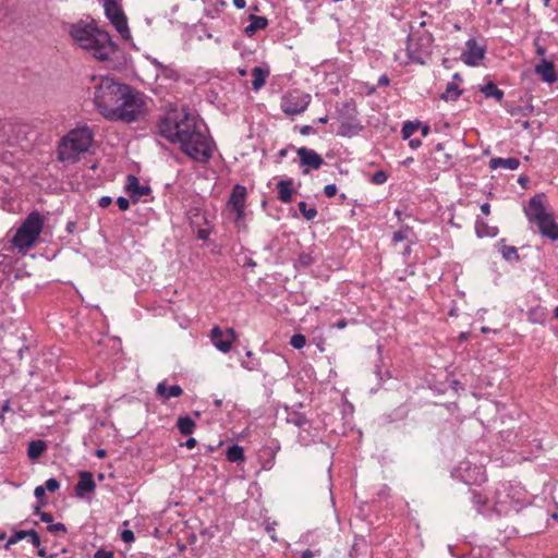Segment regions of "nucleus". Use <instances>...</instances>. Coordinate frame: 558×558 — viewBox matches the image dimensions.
Listing matches in <instances>:
<instances>
[{
    "label": "nucleus",
    "mask_w": 558,
    "mask_h": 558,
    "mask_svg": "<svg viewBox=\"0 0 558 558\" xmlns=\"http://www.w3.org/2000/svg\"><path fill=\"white\" fill-rule=\"evenodd\" d=\"M94 558H114V555L112 551L105 550V549H98L94 554Z\"/></svg>",
    "instance_id": "nucleus-52"
},
{
    "label": "nucleus",
    "mask_w": 558,
    "mask_h": 558,
    "mask_svg": "<svg viewBox=\"0 0 558 558\" xmlns=\"http://www.w3.org/2000/svg\"><path fill=\"white\" fill-rule=\"evenodd\" d=\"M112 203V198L110 196H101L98 199V206L100 208H106Z\"/></svg>",
    "instance_id": "nucleus-55"
},
{
    "label": "nucleus",
    "mask_w": 558,
    "mask_h": 558,
    "mask_svg": "<svg viewBox=\"0 0 558 558\" xmlns=\"http://www.w3.org/2000/svg\"><path fill=\"white\" fill-rule=\"evenodd\" d=\"M287 422L296 427H303L308 423V420L303 413L292 412L288 415Z\"/></svg>",
    "instance_id": "nucleus-38"
},
{
    "label": "nucleus",
    "mask_w": 558,
    "mask_h": 558,
    "mask_svg": "<svg viewBox=\"0 0 558 558\" xmlns=\"http://www.w3.org/2000/svg\"><path fill=\"white\" fill-rule=\"evenodd\" d=\"M105 13L121 37L129 40L131 38V33L128 26L126 16L114 0H105Z\"/></svg>",
    "instance_id": "nucleus-11"
},
{
    "label": "nucleus",
    "mask_w": 558,
    "mask_h": 558,
    "mask_svg": "<svg viewBox=\"0 0 558 558\" xmlns=\"http://www.w3.org/2000/svg\"><path fill=\"white\" fill-rule=\"evenodd\" d=\"M438 169L447 171L453 167L452 156L448 153H442L440 157L435 158Z\"/></svg>",
    "instance_id": "nucleus-37"
},
{
    "label": "nucleus",
    "mask_w": 558,
    "mask_h": 558,
    "mask_svg": "<svg viewBox=\"0 0 558 558\" xmlns=\"http://www.w3.org/2000/svg\"><path fill=\"white\" fill-rule=\"evenodd\" d=\"M158 129L162 137L179 144L192 160L206 165L211 159L216 148L214 140L206 133L203 122L185 108L167 112Z\"/></svg>",
    "instance_id": "nucleus-1"
},
{
    "label": "nucleus",
    "mask_w": 558,
    "mask_h": 558,
    "mask_svg": "<svg viewBox=\"0 0 558 558\" xmlns=\"http://www.w3.org/2000/svg\"><path fill=\"white\" fill-rule=\"evenodd\" d=\"M45 494L46 489L44 486H37L34 490V495L39 501L45 497Z\"/></svg>",
    "instance_id": "nucleus-56"
},
{
    "label": "nucleus",
    "mask_w": 558,
    "mask_h": 558,
    "mask_svg": "<svg viewBox=\"0 0 558 558\" xmlns=\"http://www.w3.org/2000/svg\"><path fill=\"white\" fill-rule=\"evenodd\" d=\"M512 436H513V445L521 446L526 441L525 438H523L522 436H519L517 433H513L511 430L501 432L502 439H505L509 442L512 441Z\"/></svg>",
    "instance_id": "nucleus-41"
},
{
    "label": "nucleus",
    "mask_w": 558,
    "mask_h": 558,
    "mask_svg": "<svg viewBox=\"0 0 558 558\" xmlns=\"http://www.w3.org/2000/svg\"><path fill=\"white\" fill-rule=\"evenodd\" d=\"M545 203L546 196L543 193L536 194L530 198L527 205L524 207V214L531 223L536 226L538 222H544V220L551 215L547 211Z\"/></svg>",
    "instance_id": "nucleus-14"
},
{
    "label": "nucleus",
    "mask_w": 558,
    "mask_h": 558,
    "mask_svg": "<svg viewBox=\"0 0 558 558\" xmlns=\"http://www.w3.org/2000/svg\"><path fill=\"white\" fill-rule=\"evenodd\" d=\"M93 142L94 133L87 125L69 131L58 145V160L68 163L77 162L88 151Z\"/></svg>",
    "instance_id": "nucleus-3"
},
{
    "label": "nucleus",
    "mask_w": 558,
    "mask_h": 558,
    "mask_svg": "<svg viewBox=\"0 0 558 558\" xmlns=\"http://www.w3.org/2000/svg\"><path fill=\"white\" fill-rule=\"evenodd\" d=\"M536 227L544 238L553 242L558 241V225L555 222L553 215L546 218L544 222H538Z\"/></svg>",
    "instance_id": "nucleus-19"
},
{
    "label": "nucleus",
    "mask_w": 558,
    "mask_h": 558,
    "mask_svg": "<svg viewBox=\"0 0 558 558\" xmlns=\"http://www.w3.org/2000/svg\"><path fill=\"white\" fill-rule=\"evenodd\" d=\"M241 364L247 371H255V369H257L259 362L256 361V360H252V361H248V362L242 361Z\"/></svg>",
    "instance_id": "nucleus-54"
},
{
    "label": "nucleus",
    "mask_w": 558,
    "mask_h": 558,
    "mask_svg": "<svg viewBox=\"0 0 558 558\" xmlns=\"http://www.w3.org/2000/svg\"><path fill=\"white\" fill-rule=\"evenodd\" d=\"M421 126L418 121H407L403 123L401 134L404 140L410 138Z\"/></svg>",
    "instance_id": "nucleus-36"
},
{
    "label": "nucleus",
    "mask_w": 558,
    "mask_h": 558,
    "mask_svg": "<svg viewBox=\"0 0 558 558\" xmlns=\"http://www.w3.org/2000/svg\"><path fill=\"white\" fill-rule=\"evenodd\" d=\"M347 326H348V322H347V319H344V318H343V319L338 320L337 323H335V324L332 325V327H333V328H337V329H344Z\"/></svg>",
    "instance_id": "nucleus-59"
},
{
    "label": "nucleus",
    "mask_w": 558,
    "mask_h": 558,
    "mask_svg": "<svg viewBox=\"0 0 558 558\" xmlns=\"http://www.w3.org/2000/svg\"><path fill=\"white\" fill-rule=\"evenodd\" d=\"M522 488L511 484H501L494 497V507L498 512L505 511L506 506L521 500Z\"/></svg>",
    "instance_id": "nucleus-13"
},
{
    "label": "nucleus",
    "mask_w": 558,
    "mask_h": 558,
    "mask_svg": "<svg viewBox=\"0 0 558 558\" xmlns=\"http://www.w3.org/2000/svg\"><path fill=\"white\" fill-rule=\"evenodd\" d=\"M290 344L294 348V349H302L305 344H306V338L305 336L301 335V333H295L291 337L290 339Z\"/></svg>",
    "instance_id": "nucleus-45"
},
{
    "label": "nucleus",
    "mask_w": 558,
    "mask_h": 558,
    "mask_svg": "<svg viewBox=\"0 0 558 558\" xmlns=\"http://www.w3.org/2000/svg\"><path fill=\"white\" fill-rule=\"evenodd\" d=\"M520 166V160L514 157L509 158H493L490 160V168L497 169V168H504L507 170H515Z\"/></svg>",
    "instance_id": "nucleus-26"
},
{
    "label": "nucleus",
    "mask_w": 558,
    "mask_h": 558,
    "mask_svg": "<svg viewBox=\"0 0 558 558\" xmlns=\"http://www.w3.org/2000/svg\"><path fill=\"white\" fill-rule=\"evenodd\" d=\"M296 154L300 158V165L302 167H305V169L302 170L303 174H307L311 169L312 170L319 169L324 163L323 157L311 148H307V147L296 148Z\"/></svg>",
    "instance_id": "nucleus-16"
},
{
    "label": "nucleus",
    "mask_w": 558,
    "mask_h": 558,
    "mask_svg": "<svg viewBox=\"0 0 558 558\" xmlns=\"http://www.w3.org/2000/svg\"><path fill=\"white\" fill-rule=\"evenodd\" d=\"M70 35L80 48L95 59L107 62L109 68H114L112 61L119 49L106 31L99 29L94 23L78 22L71 26Z\"/></svg>",
    "instance_id": "nucleus-2"
},
{
    "label": "nucleus",
    "mask_w": 558,
    "mask_h": 558,
    "mask_svg": "<svg viewBox=\"0 0 558 558\" xmlns=\"http://www.w3.org/2000/svg\"><path fill=\"white\" fill-rule=\"evenodd\" d=\"M145 105L146 96L126 84L107 120L125 123L137 121L145 114Z\"/></svg>",
    "instance_id": "nucleus-4"
},
{
    "label": "nucleus",
    "mask_w": 558,
    "mask_h": 558,
    "mask_svg": "<svg viewBox=\"0 0 558 558\" xmlns=\"http://www.w3.org/2000/svg\"><path fill=\"white\" fill-rule=\"evenodd\" d=\"M481 211L485 215V216H488L490 214V205L488 203H483L481 205Z\"/></svg>",
    "instance_id": "nucleus-62"
},
{
    "label": "nucleus",
    "mask_w": 558,
    "mask_h": 558,
    "mask_svg": "<svg viewBox=\"0 0 558 558\" xmlns=\"http://www.w3.org/2000/svg\"><path fill=\"white\" fill-rule=\"evenodd\" d=\"M337 191H338V187L336 184H327L325 187H324V194L327 196V197H333L336 194H337Z\"/></svg>",
    "instance_id": "nucleus-51"
},
{
    "label": "nucleus",
    "mask_w": 558,
    "mask_h": 558,
    "mask_svg": "<svg viewBox=\"0 0 558 558\" xmlns=\"http://www.w3.org/2000/svg\"><path fill=\"white\" fill-rule=\"evenodd\" d=\"M177 427L182 435H191L195 428V422L189 416H180L177 420Z\"/></svg>",
    "instance_id": "nucleus-34"
},
{
    "label": "nucleus",
    "mask_w": 558,
    "mask_h": 558,
    "mask_svg": "<svg viewBox=\"0 0 558 558\" xmlns=\"http://www.w3.org/2000/svg\"><path fill=\"white\" fill-rule=\"evenodd\" d=\"M314 256L312 255V253L307 252L301 253L296 260L298 265L304 268L311 266L312 264H314Z\"/></svg>",
    "instance_id": "nucleus-42"
},
{
    "label": "nucleus",
    "mask_w": 558,
    "mask_h": 558,
    "mask_svg": "<svg viewBox=\"0 0 558 558\" xmlns=\"http://www.w3.org/2000/svg\"><path fill=\"white\" fill-rule=\"evenodd\" d=\"M434 38L428 32L411 33L407 41L408 62L424 64L432 53Z\"/></svg>",
    "instance_id": "nucleus-7"
},
{
    "label": "nucleus",
    "mask_w": 558,
    "mask_h": 558,
    "mask_svg": "<svg viewBox=\"0 0 558 558\" xmlns=\"http://www.w3.org/2000/svg\"><path fill=\"white\" fill-rule=\"evenodd\" d=\"M487 502V498L483 497L481 494L474 492L473 493V504L477 507V510L481 512L482 507H484Z\"/></svg>",
    "instance_id": "nucleus-47"
},
{
    "label": "nucleus",
    "mask_w": 558,
    "mask_h": 558,
    "mask_svg": "<svg viewBox=\"0 0 558 558\" xmlns=\"http://www.w3.org/2000/svg\"><path fill=\"white\" fill-rule=\"evenodd\" d=\"M498 252L502 258L507 262H518L520 259L518 250L515 246L507 245L502 239L497 243Z\"/></svg>",
    "instance_id": "nucleus-25"
},
{
    "label": "nucleus",
    "mask_w": 558,
    "mask_h": 558,
    "mask_svg": "<svg viewBox=\"0 0 558 558\" xmlns=\"http://www.w3.org/2000/svg\"><path fill=\"white\" fill-rule=\"evenodd\" d=\"M185 446H186V448H189V449H193V448L196 446V439H195V438H193V437H191V438L186 439V441H185Z\"/></svg>",
    "instance_id": "nucleus-63"
},
{
    "label": "nucleus",
    "mask_w": 558,
    "mask_h": 558,
    "mask_svg": "<svg viewBox=\"0 0 558 558\" xmlns=\"http://www.w3.org/2000/svg\"><path fill=\"white\" fill-rule=\"evenodd\" d=\"M462 94L456 82H449L446 86L445 92L440 95V98L445 101H456Z\"/></svg>",
    "instance_id": "nucleus-32"
},
{
    "label": "nucleus",
    "mask_w": 558,
    "mask_h": 558,
    "mask_svg": "<svg viewBox=\"0 0 558 558\" xmlns=\"http://www.w3.org/2000/svg\"><path fill=\"white\" fill-rule=\"evenodd\" d=\"M314 553L311 549H306L302 553L301 558H313Z\"/></svg>",
    "instance_id": "nucleus-64"
},
{
    "label": "nucleus",
    "mask_w": 558,
    "mask_h": 558,
    "mask_svg": "<svg viewBox=\"0 0 558 558\" xmlns=\"http://www.w3.org/2000/svg\"><path fill=\"white\" fill-rule=\"evenodd\" d=\"M183 389L179 385L167 386L165 381L157 385L156 395L162 401L182 396Z\"/></svg>",
    "instance_id": "nucleus-20"
},
{
    "label": "nucleus",
    "mask_w": 558,
    "mask_h": 558,
    "mask_svg": "<svg viewBox=\"0 0 558 558\" xmlns=\"http://www.w3.org/2000/svg\"><path fill=\"white\" fill-rule=\"evenodd\" d=\"M411 234H413V229L407 225L402 226L398 231L393 232L392 242L393 243L402 242V241L409 239V236Z\"/></svg>",
    "instance_id": "nucleus-39"
},
{
    "label": "nucleus",
    "mask_w": 558,
    "mask_h": 558,
    "mask_svg": "<svg viewBox=\"0 0 558 558\" xmlns=\"http://www.w3.org/2000/svg\"><path fill=\"white\" fill-rule=\"evenodd\" d=\"M134 533L131 530H124L121 533V539L125 543H131L134 541Z\"/></svg>",
    "instance_id": "nucleus-53"
},
{
    "label": "nucleus",
    "mask_w": 558,
    "mask_h": 558,
    "mask_svg": "<svg viewBox=\"0 0 558 558\" xmlns=\"http://www.w3.org/2000/svg\"><path fill=\"white\" fill-rule=\"evenodd\" d=\"M93 82L95 107L105 119H108L126 84L118 83L109 76L93 77Z\"/></svg>",
    "instance_id": "nucleus-5"
},
{
    "label": "nucleus",
    "mask_w": 558,
    "mask_h": 558,
    "mask_svg": "<svg viewBox=\"0 0 558 558\" xmlns=\"http://www.w3.org/2000/svg\"><path fill=\"white\" fill-rule=\"evenodd\" d=\"M125 189L134 202H138L142 197L149 195L151 192L148 185L141 184L138 179L133 174L128 175Z\"/></svg>",
    "instance_id": "nucleus-17"
},
{
    "label": "nucleus",
    "mask_w": 558,
    "mask_h": 558,
    "mask_svg": "<svg viewBox=\"0 0 558 558\" xmlns=\"http://www.w3.org/2000/svg\"><path fill=\"white\" fill-rule=\"evenodd\" d=\"M40 521L47 523L48 525L53 521L52 514L49 512H40Z\"/></svg>",
    "instance_id": "nucleus-57"
},
{
    "label": "nucleus",
    "mask_w": 558,
    "mask_h": 558,
    "mask_svg": "<svg viewBox=\"0 0 558 558\" xmlns=\"http://www.w3.org/2000/svg\"><path fill=\"white\" fill-rule=\"evenodd\" d=\"M44 227V216L39 211H32L16 230L12 243L19 251L28 250L38 239Z\"/></svg>",
    "instance_id": "nucleus-6"
},
{
    "label": "nucleus",
    "mask_w": 558,
    "mask_h": 558,
    "mask_svg": "<svg viewBox=\"0 0 558 558\" xmlns=\"http://www.w3.org/2000/svg\"><path fill=\"white\" fill-rule=\"evenodd\" d=\"M24 538H26V531H15L3 547L5 550H8L12 545L16 544L17 542Z\"/></svg>",
    "instance_id": "nucleus-43"
},
{
    "label": "nucleus",
    "mask_w": 558,
    "mask_h": 558,
    "mask_svg": "<svg viewBox=\"0 0 558 558\" xmlns=\"http://www.w3.org/2000/svg\"><path fill=\"white\" fill-rule=\"evenodd\" d=\"M480 92L484 94L486 98H494L496 101H501L504 99V92L498 88V86L493 83L488 82L484 85L480 86Z\"/></svg>",
    "instance_id": "nucleus-28"
},
{
    "label": "nucleus",
    "mask_w": 558,
    "mask_h": 558,
    "mask_svg": "<svg viewBox=\"0 0 558 558\" xmlns=\"http://www.w3.org/2000/svg\"><path fill=\"white\" fill-rule=\"evenodd\" d=\"M292 180H280L277 183V190H278V199L284 204H289L292 202Z\"/></svg>",
    "instance_id": "nucleus-23"
},
{
    "label": "nucleus",
    "mask_w": 558,
    "mask_h": 558,
    "mask_svg": "<svg viewBox=\"0 0 558 558\" xmlns=\"http://www.w3.org/2000/svg\"><path fill=\"white\" fill-rule=\"evenodd\" d=\"M44 487L46 490L53 493L59 489L60 483L56 478L51 477L45 482Z\"/></svg>",
    "instance_id": "nucleus-48"
},
{
    "label": "nucleus",
    "mask_w": 558,
    "mask_h": 558,
    "mask_svg": "<svg viewBox=\"0 0 558 558\" xmlns=\"http://www.w3.org/2000/svg\"><path fill=\"white\" fill-rule=\"evenodd\" d=\"M268 75L269 70L267 68L255 66L252 69V87L255 92L259 90L266 84Z\"/></svg>",
    "instance_id": "nucleus-24"
},
{
    "label": "nucleus",
    "mask_w": 558,
    "mask_h": 558,
    "mask_svg": "<svg viewBox=\"0 0 558 558\" xmlns=\"http://www.w3.org/2000/svg\"><path fill=\"white\" fill-rule=\"evenodd\" d=\"M390 84V80L386 74H383L378 78V86H388Z\"/></svg>",
    "instance_id": "nucleus-58"
},
{
    "label": "nucleus",
    "mask_w": 558,
    "mask_h": 558,
    "mask_svg": "<svg viewBox=\"0 0 558 558\" xmlns=\"http://www.w3.org/2000/svg\"><path fill=\"white\" fill-rule=\"evenodd\" d=\"M409 145L412 149H416L422 145V142L418 138H413V140H410Z\"/></svg>",
    "instance_id": "nucleus-60"
},
{
    "label": "nucleus",
    "mask_w": 558,
    "mask_h": 558,
    "mask_svg": "<svg viewBox=\"0 0 558 558\" xmlns=\"http://www.w3.org/2000/svg\"><path fill=\"white\" fill-rule=\"evenodd\" d=\"M451 476L466 485H477L486 481L483 466L473 464L470 461H461L452 470Z\"/></svg>",
    "instance_id": "nucleus-9"
},
{
    "label": "nucleus",
    "mask_w": 558,
    "mask_h": 558,
    "mask_svg": "<svg viewBox=\"0 0 558 558\" xmlns=\"http://www.w3.org/2000/svg\"><path fill=\"white\" fill-rule=\"evenodd\" d=\"M26 537L29 538V542L32 543V545L34 547L39 548L41 542H40V537H39L38 533L35 530H27Z\"/></svg>",
    "instance_id": "nucleus-46"
},
{
    "label": "nucleus",
    "mask_w": 558,
    "mask_h": 558,
    "mask_svg": "<svg viewBox=\"0 0 558 558\" xmlns=\"http://www.w3.org/2000/svg\"><path fill=\"white\" fill-rule=\"evenodd\" d=\"M535 72L548 84H553L558 80L555 65L551 61L543 60L535 66Z\"/></svg>",
    "instance_id": "nucleus-18"
},
{
    "label": "nucleus",
    "mask_w": 558,
    "mask_h": 558,
    "mask_svg": "<svg viewBox=\"0 0 558 558\" xmlns=\"http://www.w3.org/2000/svg\"><path fill=\"white\" fill-rule=\"evenodd\" d=\"M117 205L120 210L125 211L130 208V201L124 196H120L117 199Z\"/></svg>",
    "instance_id": "nucleus-50"
},
{
    "label": "nucleus",
    "mask_w": 558,
    "mask_h": 558,
    "mask_svg": "<svg viewBox=\"0 0 558 558\" xmlns=\"http://www.w3.org/2000/svg\"><path fill=\"white\" fill-rule=\"evenodd\" d=\"M209 337L213 345L218 351L221 353H228L231 350L236 335L233 328H227L226 330H222L219 326H214Z\"/></svg>",
    "instance_id": "nucleus-15"
},
{
    "label": "nucleus",
    "mask_w": 558,
    "mask_h": 558,
    "mask_svg": "<svg viewBox=\"0 0 558 558\" xmlns=\"http://www.w3.org/2000/svg\"><path fill=\"white\" fill-rule=\"evenodd\" d=\"M47 450V444L43 439L32 440L28 444L27 456L29 460H37Z\"/></svg>",
    "instance_id": "nucleus-29"
},
{
    "label": "nucleus",
    "mask_w": 558,
    "mask_h": 558,
    "mask_svg": "<svg viewBox=\"0 0 558 558\" xmlns=\"http://www.w3.org/2000/svg\"><path fill=\"white\" fill-rule=\"evenodd\" d=\"M209 236V232L206 229H199L197 232V238L201 240H206Z\"/></svg>",
    "instance_id": "nucleus-61"
},
{
    "label": "nucleus",
    "mask_w": 558,
    "mask_h": 558,
    "mask_svg": "<svg viewBox=\"0 0 558 558\" xmlns=\"http://www.w3.org/2000/svg\"><path fill=\"white\" fill-rule=\"evenodd\" d=\"M246 187L241 184H235L227 202V208L230 213L233 214V222L238 231L246 230Z\"/></svg>",
    "instance_id": "nucleus-8"
},
{
    "label": "nucleus",
    "mask_w": 558,
    "mask_h": 558,
    "mask_svg": "<svg viewBox=\"0 0 558 558\" xmlns=\"http://www.w3.org/2000/svg\"><path fill=\"white\" fill-rule=\"evenodd\" d=\"M548 318V311L544 306H535L529 310L527 319L533 324H545Z\"/></svg>",
    "instance_id": "nucleus-27"
},
{
    "label": "nucleus",
    "mask_w": 558,
    "mask_h": 558,
    "mask_svg": "<svg viewBox=\"0 0 558 558\" xmlns=\"http://www.w3.org/2000/svg\"><path fill=\"white\" fill-rule=\"evenodd\" d=\"M300 213L303 215V217L306 220H313L317 216V209L315 207H308L307 203L304 201H301L298 204Z\"/></svg>",
    "instance_id": "nucleus-40"
},
{
    "label": "nucleus",
    "mask_w": 558,
    "mask_h": 558,
    "mask_svg": "<svg viewBox=\"0 0 558 558\" xmlns=\"http://www.w3.org/2000/svg\"><path fill=\"white\" fill-rule=\"evenodd\" d=\"M226 457L230 462H241L244 460V450L239 445H232L228 447Z\"/></svg>",
    "instance_id": "nucleus-35"
},
{
    "label": "nucleus",
    "mask_w": 558,
    "mask_h": 558,
    "mask_svg": "<svg viewBox=\"0 0 558 558\" xmlns=\"http://www.w3.org/2000/svg\"><path fill=\"white\" fill-rule=\"evenodd\" d=\"M227 3L223 0H209L205 3V13L207 16L215 19L223 11Z\"/></svg>",
    "instance_id": "nucleus-31"
},
{
    "label": "nucleus",
    "mask_w": 558,
    "mask_h": 558,
    "mask_svg": "<svg viewBox=\"0 0 558 558\" xmlns=\"http://www.w3.org/2000/svg\"><path fill=\"white\" fill-rule=\"evenodd\" d=\"M47 530L48 532L50 533H59V532H65L66 531V527L63 523L61 522H58V523H50L48 526H47Z\"/></svg>",
    "instance_id": "nucleus-49"
},
{
    "label": "nucleus",
    "mask_w": 558,
    "mask_h": 558,
    "mask_svg": "<svg viewBox=\"0 0 558 558\" xmlns=\"http://www.w3.org/2000/svg\"><path fill=\"white\" fill-rule=\"evenodd\" d=\"M248 21L250 24L244 28V34L247 37H253L258 31L266 28L268 25V20L260 15L250 14Z\"/></svg>",
    "instance_id": "nucleus-22"
},
{
    "label": "nucleus",
    "mask_w": 558,
    "mask_h": 558,
    "mask_svg": "<svg viewBox=\"0 0 558 558\" xmlns=\"http://www.w3.org/2000/svg\"><path fill=\"white\" fill-rule=\"evenodd\" d=\"M487 52V46L476 38H469L461 53V61L469 66H478Z\"/></svg>",
    "instance_id": "nucleus-12"
},
{
    "label": "nucleus",
    "mask_w": 558,
    "mask_h": 558,
    "mask_svg": "<svg viewBox=\"0 0 558 558\" xmlns=\"http://www.w3.org/2000/svg\"><path fill=\"white\" fill-rule=\"evenodd\" d=\"M387 180H388V173L384 170L376 171L371 178V182L375 185H381V184L386 183Z\"/></svg>",
    "instance_id": "nucleus-44"
},
{
    "label": "nucleus",
    "mask_w": 558,
    "mask_h": 558,
    "mask_svg": "<svg viewBox=\"0 0 558 558\" xmlns=\"http://www.w3.org/2000/svg\"><path fill=\"white\" fill-rule=\"evenodd\" d=\"M475 231L478 238H494L498 234V228L488 226L485 221L476 219Z\"/></svg>",
    "instance_id": "nucleus-30"
},
{
    "label": "nucleus",
    "mask_w": 558,
    "mask_h": 558,
    "mask_svg": "<svg viewBox=\"0 0 558 558\" xmlns=\"http://www.w3.org/2000/svg\"><path fill=\"white\" fill-rule=\"evenodd\" d=\"M362 130L363 126L357 122H342L339 128L338 134L341 136L352 137L354 135H357Z\"/></svg>",
    "instance_id": "nucleus-33"
},
{
    "label": "nucleus",
    "mask_w": 558,
    "mask_h": 558,
    "mask_svg": "<svg viewBox=\"0 0 558 558\" xmlns=\"http://www.w3.org/2000/svg\"><path fill=\"white\" fill-rule=\"evenodd\" d=\"M312 97L310 94L292 92L281 99V109L288 116H298L304 112L310 106Z\"/></svg>",
    "instance_id": "nucleus-10"
},
{
    "label": "nucleus",
    "mask_w": 558,
    "mask_h": 558,
    "mask_svg": "<svg viewBox=\"0 0 558 558\" xmlns=\"http://www.w3.org/2000/svg\"><path fill=\"white\" fill-rule=\"evenodd\" d=\"M96 488L93 474L88 471L80 473L78 482L75 486L76 494L82 496L84 493H92Z\"/></svg>",
    "instance_id": "nucleus-21"
}]
</instances>
